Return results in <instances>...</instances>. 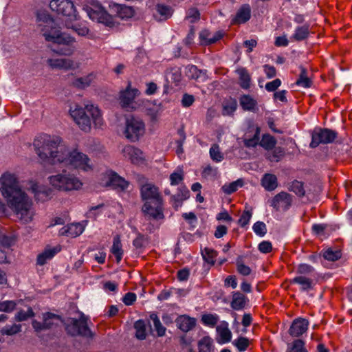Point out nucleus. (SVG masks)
<instances>
[{"label":"nucleus","instance_id":"338daca9","mask_svg":"<svg viewBox=\"0 0 352 352\" xmlns=\"http://www.w3.org/2000/svg\"><path fill=\"white\" fill-rule=\"evenodd\" d=\"M284 155V151L282 148L280 147H278V148H276L273 152L272 153V154H270L267 157V158L273 162V161H276V162H278L280 160V159Z\"/></svg>","mask_w":352,"mask_h":352},{"label":"nucleus","instance_id":"ddd939ff","mask_svg":"<svg viewBox=\"0 0 352 352\" xmlns=\"http://www.w3.org/2000/svg\"><path fill=\"white\" fill-rule=\"evenodd\" d=\"M60 320V317L59 316L47 312L43 314L42 322L34 320L32 322V325L36 331L40 332L41 331L52 329L58 325Z\"/></svg>","mask_w":352,"mask_h":352},{"label":"nucleus","instance_id":"b1692460","mask_svg":"<svg viewBox=\"0 0 352 352\" xmlns=\"http://www.w3.org/2000/svg\"><path fill=\"white\" fill-rule=\"evenodd\" d=\"M176 324L177 327L182 331L188 332L195 326L196 320L194 318L183 315L177 318Z\"/></svg>","mask_w":352,"mask_h":352},{"label":"nucleus","instance_id":"393cba45","mask_svg":"<svg viewBox=\"0 0 352 352\" xmlns=\"http://www.w3.org/2000/svg\"><path fill=\"white\" fill-rule=\"evenodd\" d=\"M249 300L243 294L239 292H232L231 307L234 310H241L245 308Z\"/></svg>","mask_w":352,"mask_h":352},{"label":"nucleus","instance_id":"052dcab7","mask_svg":"<svg viewBox=\"0 0 352 352\" xmlns=\"http://www.w3.org/2000/svg\"><path fill=\"white\" fill-rule=\"evenodd\" d=\"M201 174L205 178H215L218 175V168L217 167L208 165L204 168Z\"/></svg>","mask_w":352,"mask_h":352},{"label":"nucleus","instance_id":"f03ea898","mask_svg":"<svg viewBox=\"0 0 352 352\" xmlns=\"http://www.w3.org/2000/svg\"><path fill=\"white\" fill-rule=\"evenodd\" d=\"M37 29L45 41L62 45L56 52L60 55L71 56L76 47L74 45L75 38L69 35L62 33L59 28L56 26L54 20L45 12L39 11L36 14Z\"/></svg>","mask_w":352,"mask_h":352},{"label":"nucleus","instance_id":"bf43d9fd","mask_svg":"<svg viewBox=\"0 0 352 352\" xmlns=\"http://www.w3.org/2000/svg\"><path fill=\"white\" fill-rule=\"evenodd\" d=\"M323 256L328 261H335L341 258L342 253L340 250H333L332 249H328L324 252Z\"/></svg>","mask_w":352,"mask_h":352},{"label":"nucleus","instance_id":"13d9d810","mask_svg":"<svg viewBox=\"0 0 352 352\" xmlns=\"http://www.w3.org/2000/svg\"><path fill=\"white\" fill-rule=\"evenodd\" d=\"M233 344L239 351H244L249 346L250 342L247 338L239 337L234 340Z\"/></svg>","mask_w":352,"mask_h":352},{"label":"nucleus","instance_id":"774afa93","mask_svg":"<svg viewBox=\"0 0 352 352\" xmlns=\"http://www.w3.org/2000/svg\"><path fill=\"white\" fill-rule=\"evenodd\" d=\"M237 272L243 276H248L251 273V269L250 267L243 264L241 261H236Z\"/></svg>","mask_w":352,"mask_h":352},{"label":"nucleus","instance_id":"39448f33","mask_svg":"<svg viewBox=\"0 0 352 352\" xmlns=\"http://www.w3.org/2000/svg\"><path fill=\"white\" fill-rule=\"evenodd\" d=\"M59 164L84 172L93 168L91 160L86 154L78 148H69L67 145Z\"/></svg>","mask_w":352,"mask_h":352},{"label":"nucleus","instance_id":"412c9836","mask_svg":"<svg viewBox=\"0 0 352 352\" xmlns=\"http://www.w3.org/2000/svg\"><path fill=\"white\" fill-rule=\"evenodd\" d=\"M47 64L52 69L69 70L76 68L74 60L69 58H48Z\"/></svg>","mask_w":352,"mask_h":352},{"label":"nucleus","instance_id":"a18cd8bd","mask_svg":"<svg viewBox=\"0 0 352 352\" xmlns=\"http://www.w3.org/2000/svg\"><path fill=\"white\" fill-rule=\"evenodd\" d=\"M243 184V182L241 179H237L233 182H231L228 184H224L221 189L223 192L227 195H230L234 192H236L239 187H241Z\"/></svg>","mask_w":352,"mask_h":352},{"label":"nucleus","instance_id":"603ef678","mask_svg":"<svg viewBox=\"0 0 352 352\" xmlns=\"http://www.w3.org/2000/svg\"><path fill=\"white\" fill-rule=\"evenodd\" d=\"M65 25L67 28L72 29L74 32H76L79 36H86L89 33V29L85 25H82L79 24L72 25V21H67L65 23Z\"/></svg>","mask_w":352,"mask_h":352},{"label":"nucleus","instance_id":"6e6d98bb","mask_svg":"<svg viewBox=\"0 0 352 352\" xmlns=\"http://www.w3.org/2000/svg\"><path fill=\"white\" fill-rule=\"evenodd\" d=\"M202 322L207 326L214 327L219 321V317L216 314H204L201 317Z\"/></svg>","mask_w":352,"mask_h":352},{"label":"nucleus","instance_id":"f8f14e48","mask_svg":"<svg viewBox=\"0 0 352 352\" xmlns=\"http://www.w3.org/2000/svg\"><path fill=\"white\" fill-rule=\"evenodd\" d=\"M293 197L290 194L281 191L276 195L270 201V206L276 211H287L292 206Z\"/></svg>","mask_w":352,"mask_h":352},{"label":"nucleus","instance_id":"dca6fc26","mask_svg":"<svg viewBox=\"0 0 352 352\" xmlns=\"http://www.w3.org/2000/svg\"><path fill=\"white\" fill-rule=\"evenodd\" d=\"M163 201L157 202H146L142 207V212L148 219H161L164 218Z\"/></svg>","mask_w":352,"mask_h":352},{"label":"nucleus","instance_id":"4468645a","mask_svg":"<svg viewBox=\"0 0 352 352\" xmlns=\"http://www.w3.org/2000/svg\"><path fill=\"white\" fill-rule=\"evenodd\" d=\"M140 94L136 88H131V84L129 83L126 89L120 91V103L122 108L127 111L135 109L134 100Z\"/></svg>","mask_w":352,"mask_h":352},{"label":"nucleus","instance_id":"4c0bfd02","mask_svg":"<svg viewBox=\"0 0 352 352\" xmlns=\"http://www.w3.org/2000/svg\"><path fill=\"white\" fill-rule=\"evenodd\" d=\"M189 190L186 186H182L179 188L178 192L172 197L175 201V206L178 207L181 203L189 197Z\"/></svg>","mask_w":352,"mask_h":352},{"label":"nucleus","instance_id":"79ce46f5","mask_svg":"<svg viewBox=\"0 0 352 352\" xmlns=\"http://www.w3.org/2000/svg\"><path fill=\"white\" fill-rule=\"evenodd\" d=\"M209 153L210 158L215 162H221L224 159V155L221 151L219 146L217 144L211 146Z\"/></svg>","mask_w":352,"mask_h":352},{"label":"nucleus","instance_id":"ea45409f","mask_svg":"<svg viewBox=\"0 0 352 352\" xmlns=\"http://www.w3.org/2000/svg\"><path fill=\"white\" fill-rule=\"evenodd\" d=\"M314 268L308 264L302 263L298 265L296 268V276L311 277L314 274Z\"/></svg>","mask_w":352,"mask_h":352},{"label":"nucleus","instance_id":"8fccbe9b","mask_svg":"<svg viewBox=\"0 0 352 352\" xmlns=\"http://www.w3.org/2000/svg\"><path fill=\"white\" fill-rule=\"evenodd\" d=\"M150 319L153 321L154 327L159 336H163L166 332V328L162 324L160 318L155 314L150 315Z\"/></svg>","mask_w":352,"mask_h":352},{"label":"nucleus","instance_id":"a878e982","mask_svg":"<svg viewBox=\"0 0 352 352\" xmlns=\"http://www.w3.org/2000/svg\"><path fill=\"white\" fill-rule=\"evenodd\" d=\"M292 284H298L300 286V289L303 292H307L313 289L314 282L311 277L308 276H295L290 280Z\"/></svg>","mask_w":352,"mask_h":352},{"label":"nucleus","instance_id":"473e14b6","mask_svg":"<svg viewBox=\"0 0 352 352\" xmlns=\"http://www.w3.org/2000/svg\"><path fill=\"white\" fill-rule=\"evenodd\" d=\"M173 9L168 6L158 4L156 6V14L155 16L159 21H164L172 16Z\"/></svg>","mask_w":352,"mask_h":352},{"label":"nucleus","instance_id":"680f3d73","mask_svg":"<svg viewBox=\"0 0 352 352\" xmlns=\"http://www.w3.org/2000/svg\"><path fill=\"white\" fill-rule=\"evenodd\" d=\"M186 19L191 23H195L199 20L200 13L197 8H191L187 11Z\"/></svg>","mask_w":352,"mask_h":352},{"label":"nucleus","instance_id":"69168bd1","mask_svg":"<svg viewBox=\"0 0 352 352\" xmlns=\"http://www.w3.org/2000/svg\"><path fill=\"white\" fill-rule=\"evenodd\" d=\"M16 307V303L12 300H6L0 302V311L11 312Z\"/></svg>","mask_w":352,"mask_h":352},{"label":"nucleus","instance_id":"72a5a7b5","mask_svg":"<svg viewBox=\"0 0 352 352\" xmlns=\"http://www.w3.org/2000/svg\"><path fill=\"white\" fill-rule=\"evenodd\" d=\"M240 105L245 111H254L257 107V102L250 95H243L239 99Z\"/></svg>","mask_w":352,"mask_h":352},{"label":"nucleus","instance_id":"4d7b16f0","mask_svg":"<svg viewBox=\"0 0 352 352\" xmlns=\"http://www.w3.org/2000/svg\"><path fill=\"white\" fill-rule=\"evenodd\" d=\"M184 180V172L182 169H177L170 175V184L172 186L178 185Z\"/></svg>","mask_w":352,"mask_h":352},{"label":"nucleus","instance_id":"4be33fe9","mask_svg":"<svg viewBox=\"0 0 352 352\" xmlns=\"http://www.w3.org/2000/svg\"><path fill=\"white\" fill-rule=\"evenodd\" d=\"M251 16L250 5H243L237 11L234 18L232 20V24H241L247 22Z\"/></svg>","mask_w":352,"mask_h":352},{"label":"nucleus","instance_id":"6ab92c4d","mask_svg":"<svg viewBox=\"0 0 352 352\" xmlns=\"http://www.w3.org/2000/svg\"><path fill=\"white\" fill-rule=\"evenodd\" d=\"M105 177L107 179L106 186H111L115 190L124 191L127 189L129 186L128 181L125 180L115 172L109 171L106 173Z\"/></svg>","mask_w":352,"mask_h":352},{"label":"nucleus","instance_id":"1a4fd4ad","mask_svg":"<svg viewBox=\"0 0 352 352\" xmlns=\"http://www.w3.org/2000/svg\"><path fill=\"white\" fill-rule=\"evenodd\" d=\"M145 133V124L143 121L135 117L126 120L124 135L131 142H135Z\"/></svg>","mask_w":352,"mask_h":352},{"label":"nucleus","instance_id":"f704fd0d","mask_svg":"<svg viewBox=\"0 0 352 352\" xmlns=\"http://www.w3.org/2000/svg\"><path fill=\"white\" fill-rule=\"evenodd\" d=\"M300 73L296 81V85L303 88H309L312 85L311 80L308 76L307 70L302 66L300 67Z\"/></svg>","mask_w":352,"mask_h":352},{"label":"nucleus","instance_id":"0e129e2a","mask_svg":"<svg viewBox=\"0 0 352 352\" xmlns=\"http://www.w3.org/2000/svg\"><path fill=\"white\" fill-rule=\"evenodd\" d=\"M254 232L256 234L263 236L267 232V228L265 224L262 221L256 222L252 227Z\"/></svg>","mask_w":352,"mask_h":352},{"label":"nucleus","instance_id":"864d4df0","mask_svg":"<svg viewBox=\"0 0 352 352\" xmlns=\"http://www.w3.org/2000/svg\"><path fill=\"white\" fill-rule=\"evenodd\" d=\"M259 135H260V128L256 127L255 133L252 138L244 139L243 143H244L245 146H246L248 148H251V147H255L258 144H259V142H259Z\"/></svg>","mask_w":352,"mask_h":352},{"label":"nucleus","instance_id":"5fc2aeb1","mask_svg":"<svg viewBox=\"0 0 352 352\" xmlns=\"http://www.w3.org/2000/svg\"><path fill=\"white\" fill-rule=\"evenodd\" d=\"M34 316V313L31 307H29L27 311L20 310L15 315V320L18 322L25 321L28 319Z\"/></svg>","mask_w":352,"mask_h":352},{"label":"nucleus","instance_id":"c85d7f7f","mask_svg":"<svg viewBox=\"0 0 352 352\" xmlns=\"http://www.w3.org/2000/svg\"><path fill=\"white\" fill-rule=\"evenodd\" d=\"M261 184L265 190H274L278 186L277 177L274 174L266 173L261 179Z\"/></svg>","mask_w":352,"mask_h":352},{"label":"nucleus","instance_id":"9d476101","mask_svg":"<svg viewBox=\"0 0 352 352\" xmlns=\"http://www.w3.org/2000/svg\"><path fill=\"white\" fill-rule=\"evenodd\" d=\"M65 329L67 333L73 336L80 335L89 337L91 336V331L87 327V318L83 315L79 319H68Z\"/></svg>","mask_w":352,"mask_h":352},{"label":"nucleus","instance_id":"423d86ee","mask_svg":"<svg viewBox=\"0 0 352 352\" xmlns=\"http://www.w3.org/2000/svg\"><path fill=\"white\" fill-rule=\"evenodd\" d=\"M50 184L55 189L68 192L81 188L82 182L74 175L63 171L48 178Z\"/></svg>","mask_w":352,"mask_h":352},{"label":"nucleus","instance_id":"2eb2a0df","mask_svg":"<svg viewBox=\"0 0 352 352\" xmlns=\"http://www.w3.org/2000/svg\"><path fill=\"white\" fill-rule=\"evenodd\" d=\"M26 188L34 195L36 200L40 201H45L49 199L52 194L50 189L40 186L37 182L34 180H30L28 182Z\"/></svg>","mask_w":352,"mask_h":352},{"label":"nucleus","instance_id":"c756f323","mask_svg":"<svg viewBox=\"0 0 352 352\" xmlns=\"http://www.w3.org/2000/svg\"><path fill=\"white\" fill-rule=\"evenodd\" d=\"M94 79L95 75L89 74L87 76L75 78L72 84L74 87L82 89L90 86Z\"/></svg>","mask_w":352,"mask_h":352},{"label":"nucleus","instance_id":"bb28decb","mask_svg":"<svg viewBox=\"0 0 352 352\" xmlns=\"http://www.w3.org/2000/svg\"><path fill=\"white\" fill-rule=\"evenodd\" d=\"M60 250V248L58 247L46 248L41 254L38 255L37 264L39 265H45L48 260L52 259Z\"/></svg>","mask_w":352,"mask_h":352},{"label":"nucleus","instance_id":"0eeeda50","mask_svg":"<svg viewBox=\"0 0 352 352\" xmlns=\"http://www.w3.org/2000/svg\"><path fill=\"white\" fill-rule=\"evenodd\" d=\"M86 11L90 19L108 28H115L118 25L115 18L109 14L100 4H91V6L86 8Z\"/></svg>","mask_w":352,"mask_h":352},{"label":"nucleus","instance_id":"de8ad7c7","mask_svg":"<svg viewBox=\"0 0 352 352\" xmlns=\"http://www.w3.org/2000/svg\"><path fill=\"white\" fill-rule=\"evenodd\" d=\"M21 331V325L13 324L12 325H6L0 330L2 335L14 336Z\"/></svg>","mask_w":352,"mask_h":352},{"label":"nucleus","instance_id":"5701e85b","mask_svg":"<svg viewBox=\"0 0 352 352\" xmlns=\"http://www.w3.org/2000/svg\"><path fill=\"white\" fill-rule=\"evenodd\" d=\"M186 76L190 79L205 81L207 79L206 71L201 70L195 65H188L185 69Z\"/></svg>","mask_w":352,"mask_h":352},{"label":"nucleus","instance_id":"49530a36","mask_svg":"<svg viewBox=\"0 0 352 352\" xmlns=\"http://www.w3.org/2000/svg\"><path fill=\"white\" fill-rule=\"evenodd\" d=\"M309 34V25H305L296 28L292 38L296 41H300L305 39Z\"/></svg>","mask_w":352,"mask_h":352},{"label":"nucleus","instance_id":"c03bdc74","mask_svg":"<svg viewBox=\"0 0 352 352\" xmlns=\"http://www.w3.org/2000/svg\"><path fill=\"white\" fill-rule=\"evenodd\" d=\"M288 190L294 192L298 197H303L305 193L303 183L298 180H294L291 182L289 184Z\"/></svg>","mask_w":352,"mask_h":352},{"label":"nucleus","instance_id":"7ed1b4c3","mask_svg":"<svg viewBox=\"0 0 352 352\" xmlns=\"http://www.w3.org/2000/svg\"><path fill=\"white\" fill-rule=\"evenodd\" d=\"M34 151L43 163L59 164L66 144L58 135L42 134L36 137L33 142Z\"/></svg>","mask_w":352,"mask_h":352},{"label":"nucleus","instance_id":"c9c22d12","mask_svg":"<svg viewBox=\"0 0 352 352\" xmlns=\"http://www.w3.org/2000/svg\"><path fill=\"white\" fill-rule=\"evenodd\" d=\"M111 252L116 256L117 263H120L122 258L123 250L119 236L114 237Z\"/></svg>","mask_w":352,"mask_h":352},{"label":"nucleus","instance_id":"aec40b11","mask_svg":"<svg viewBox=\"0 0 352 352\" xmlns=\"http://www.w3.org/2000/svg\"><path fill=\"white\" fill-rule=\"evenodd\" d=\"M309 327V321L302 318L295 319L289 329V333L293 337H300L305 333Z\"/></svg>","mask_w":352,"mask_h":352},{"label":"nucleus","instance_id":"7c9ffc66","mask_svg":"<svg viewBox=\"0 0 352 352\" xmlns=\"http://www.w3.org/2000/svg\"><path fill=\"white\" fill-rule=\"evenodd\" d=\"M221 37V34H211L209 31L204 30L199 33V38L202 45H210L214 43Z\"/></svg>","mask_w":352,"mask_h":352},{"label":"nucleus","instance_id":"3c124183","mask_svg":"<svg viewBox=\"0 0 352 352\" xmlns=\"http://www.w3.org/2000/svg\"><path fill=\"white\" fill-rule=\"evenodd\" d=\"M201 254L203 256L204 259L210 264H214L215 262V258L217 256V253L215 250L205 248L201 251Z\"/></svg>","mask_w":352,"mask_h":352},{"label":"nucleus","instance_id":"e2e57ef3","mask_svg":"<svg viewBox=\"0 0 352 352\" xmlns=\"http://www.w3.org/2000/svg\"><path fill=\"white\" fill-rule=\"evenodd\" d=\"M15 242V239L11 235H6L4 233L0 232V243L6 248L12 246Z\"/></svg>","mask_w":352,"mask_h":352},{"label":"nucleus","instance_id":"cd10ccee","mask_svg":"<svg viewBox=\"0 0 352 352\" xmlns=\"http://www.w3.org/2000/svg\"><path fill=\"white\" fill-rule=\"evenodd\" d=\"M217 332L220 337V342L227 343L231 340L232 333L228 328V324L226 322H222L217 327Z\"/></svg>","mask_w":352,"mask_h":352},{"label":"nucleus","instance_id":"2f4dec72","mask_svg":"<svg viewBox=\"0 0 352 352\" xmlns=\"http://www.w3.org/2000/svg\"><path fill=\"white\" fill-rule=\"evenodd\" d=\"M83 226L80 223H72L61 229V234H66L71 237H76L82 233Z\"/></svg>","mask_w":352,"mask_h":352},{"label":"nucleus","instance_id":"a211bd4d","mask_svg":"<svg viewBox=\"0 0 352 352\" xmlns=\"http://www.w3.org/2000/svg\"><path fill=\"white\" fill-rule=\"evenodd\" d=\"M123 157L134 164H140L144 162L145 156L143 152L131 145H126L122 150Z\"/></svg>","mask_w":352,"mask_h":352},{"label":"nucleus","instance_id":"6e6552de","mask_svg":"<svg viewBox=\"0 0 352 352\" xmlns=\"http://www.w3.org/2000/svg\"><path fill=\"white\" fill-rule=\"evenodd\" d=\"M50 8L52 11L67 18L69 21H73L79 19L76 7L70 0H52Z\"/></svg>","mask_w":352,"mask_h":352},{"label":"nucleus","instance_id":"20e7f679","mask_svg":"<svg viewBox=\"0 0 352 352\" xmlns=\"http://www.w3.org/2000/svg\"><path fill=\"white\" fill-rule=\"evenodd\" d=\"M70 115L79 128L87 133L91 131L92 123L95 128H101L104 123L100 109L91 102L84 107L77 106L70 111Z\"/></svg>","mask_w":352,"mask_h":352},{"label":"nucleus","instance_id":"a19ab883","mask_svg":"<svg viewBox=\"0 0 352 352\" xmlns=\"http://www.w3.org/2000/svg\"><path fill=\"white\" fill-rule=\"evenodd\" d=\"M135 330V337L138 340H144L146 337V329L145 322L142 320H138L134 324Z\"/></svg>","mask_w":352,"mask_h":352},{"label":"nucleus","instance_id":"37998d69","mask_svg":"<svg viewBox=\"0 0 352 352\" xmlns=\"http://www.w3.org/2000/svg\"><path fill=\"white\" fill-rule=\"evenodd\" d=\"M117 14L121 19H129L134 15V10L131 7L118 5L117 6Z\"/></svg>","mask_w":352,"mask_h":352},{"label":"nucleus","instance_id":"58836bf2","mask_svg":"<svg viewBox=\"0 0 352 352\" xmlns=\"http://www.w3.org/2000/svg\"><path fill=\"white\" fill-rule=\"evenodd\" d=\"M276 142V140L274 137L267 133L263 135L261 140L259 142V145L264 149L270 151L275 147Z\"/></svg>","mask_w":352,"mask_h":352},{"label":"nucleus","instance_id":"f3484780","mask_svg":"<svg viewBox=\"0 0 352 352\" xmlns=\"http://www.w3.org/2000/svg\"><path fill=\"white\" fill-rule=\"evenodd\" d=\"M141 197L146 202L162 201V197L157 186L152 184H146L141 187Z\"/></svg>","mask_w":352,"mask_h":352},{"label":"nucleus","instance_id":"f257e3e1","mask_svg":"<svg viewBox=\"0 0 352 352\" xmlns=\"http://www.w3.org/2000/svg\"><path fill=\"white\" fill-rule=\"evenodd\" d=\"M0 192L8 207L22 222L32 221L34 216L33 201L21 188L18 176L9 171L0 177Z\"/></svg>","mask_w":352,"mask_h":352},{"label":"nucleus","instance_id":"09e8293b","mask_svg":"<svg viewBox=\"0 0 352 352\" xmlns=\"http://www.w3.org/2000/svg\"><path fill=\"white\" fill-rule=\"evenodd\" d=\"M305 345L304 341L297 339L288 347L287 352H307Z\"/></svg>","mask_w":352,"mask_h":352},{"label":"nucleus","instance_id":"9b49d317","mask_svg":"<svg viewBox=\"0 0 352 352\" xmlns=\"http://www.w3.org/2000/svg\"><path fill=\"white\" fill-rule=\"evenodd\" d=\"M337 137V133L328 129H320L315 131L312 134L310 147L316 148L320 144H329L334 141Z\"/></svg>","mask_w":352,"mask_h":352},{"label":"nucleus","instance_id":"e433bc0d","mask_svg":"<svg viewBox=\"0 0 352 352\" xmlns=\"http://www.w3.org/2000/svg\"><path fill=\"white\" fill-rule=\"evenodd\" d=\"M238 75L239 76V85L245 89L250 88L251 78L245 68H240L236 70Z\"/></svg>","mask_w":352,"mask_h":352}]
</instances>
